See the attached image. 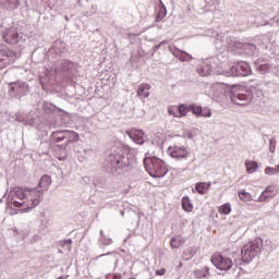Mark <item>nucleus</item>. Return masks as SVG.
<instances>
[{
	"mask_svg": "<svg viewBox=\"0 0 279 279\" xmlns=\"http://www.w3.org/2000/svg\"><path fill=\"white\" fill-rule=\"evenodd\" d=\"M144 167L151 178H165L169 173V168L165 161L156 157H147L144 159Z\"/></svg>",
	"mask_w": 279,
	"mask_h": 279,
	"instance_id": "obj_1",
	"label": "nucleus"
},
{
	"mask_svg": "<svg viewBox=\"0 0 279 279\" xmlns=\"http://www.w3.org/2000/svg\"><path fill=\"white\" fill-rule=\"evenodd\" d=\"M43 202V191L38 189H28L26 194V201L19 202L13 199V206L15 208H23L24 210H32L36 208Z\"/></svg>",
	"mask_w": 279,
	"mask_h": 279,
	"instance_id": "obj_2",
	"label": "nucleus"
},
{
	"mask_svg": "<svg viewBox=\"0 0 279 279\" xmlns=\"http://www.w3.org/2000/svg\"><path fill=\"white\" fill-rule=\"evenodd\" d=\"M260 247H263V241L260 238H256L254 241L245 244L242 248L243 263H252L258 252H260Z\"/></svg>",
	"mask_w": 279,
	"mask_h": 279,
	"instance_id": "obj_3",
	"label": "nucleus"
},
{
	"mask_svg": "<svg viewBox=\"0 0 279 279\" xmlns=\"http://www.w3.org/2000/svg\"><path fill=\"white\" fill-rule=\"evenodd\" d=\"M210 262L214 264L216 269L220 271H230L232 269V258L221 255V253H214L210 257Z\"/></svg>",
	"mask_w": 279,
	"mask_h": 279,
	"instance_id": "obj_4",
	"label": "nucleus"
},
{
	"mask_svg": "<svg viewBox=\"0 0 279 279\" xmlns=\"http://www.w3.org/2000/svg\"><path fill=\"white\" fill-rule=\"evenodd\" d=\"M168 114L170 117H175L177 119H182V117H186V114H189V108L184 104L170 105L168 107Z\"/></svg>",
	"mask_w": 279,
	"mask_h": 279,
	"instance_id": "obj_5",
	"label": "nucleus"
},
{
	"mask_svg": "<svg viewBox=\"0 0 279 279\" xmlns=\"http://www.w3.org/2000/svg\"><path fill=\"white\" fill-rule=\"evenodd\" d=\"M16 53L12 50H0V69H5L9 64H14Z\"/></svg>",
	"mask_w": 279,
	"mask_h": 279,
	"instance_id": "obj_6",
	"label": "nucleus"
},
{
	"mask_svg": "<svg viewBox=\"0 0 279 279\" xmlns=\"http://www.w3.org/2000/svg\"><path fill=\"white\" fill-rule=\"evenodd\" d=\"M252 68H250V64L246 62H240L236 66H231V73L230 75H241L242 77H247V75H251Z\"/></svg>",
	"mask_w": 279,
	"mask_h": 279,
	"instance_id": "obj_7",
	"label": "nucleus"
},
{
	"mask_svg": "<svg viewBox=\"0 0 279 279\" xmlns=\"http://www.w3.org/2000/svg\"><path fill=\"white\" fill-rule=\"evenodd\" d=\"M231 101L236 106H250L252 104V96L241 92L233 93L231 95Z\"/></svg>",
	"mask_w": 279,
	"mask_h": 279,
	"instance_id": "obj_8",
	"label": "nucleus"
},
{
	"mask_svg": "<svg viewBox=\"0 0 279 279\" xmlns=\"http://www.w3.org/2000/svg\"><path fill=\"white\" fill-rule=\"evenodd\" d=\"M187 109H189V112H193L195 117H205V118L213 117V112L208 107L202 108V106L199 105L192 104L187 106Z\"/></svg>",
	"mask_w": 279,
	"mask_h": 279,
	"instance_id": "obj_9",
	"label": "nucleus"
},
{
	"mask_svg": "<svg viewBox=\"0 0 279 279\" xmlns=\"http://www.w3.org/2000/svg\"><path fill=\"white\" fill-rule=\"evenodd\" d=\"M27 191L28 189L14 187L10 192L12 206H14V201L16 202V198L20 199L21 202H27Z\"/></svg>",
	"mask_w": 279,
	"mask_h": 279,
	"instance_id": "obj_10",
	"label": "nucleus"
},
{
	"mask_svg": "<svg viewBox=\"0 0 279 279\" xmlns=\"http://www.w3.org/2000/svg\"><path fill=\"white\" fill-rule=\"evenodd\" d=\"M5 43H8V45H17L19 44V32L9 28L7 29L4 36H3Z\"/></svg>",
	"mask_w": 279,
	"mask_h": 279,
	"instance_id": "obj_11",
	"label": "nucleus"
},
{
	"mask_svg": "<svg viewBox=\"0 0 279 279\" xmlns=\"http://www.w3.org/2000/svg\"><path fill=\"white\" fill-rule=\"evenodd\" d=\"M169 151L172 158H186L189 156L186 148L180 146L170 147Z\"/></svg>",
	"mask_w": 279,
	"mask_h": 279,
	"instance_id": "obj_12",
	"label": "nucleus"
},
{
	"mask_svg": "<svg viewBox=\"0 0 279 279\" xmlns=\"http://www.w3.org/2000/svg\"><path fill=\"white\" fill-rule=\"evenodd\" d=\"M50 138L53 143H62V141H66V130L52 132Z\"/></svg>",
	"mask_w": 279,
	"mask_h": 279,
	"instance_id": "obj_13",
	"label": "nucleus"
},
{
	"mask_svg": "<svg viewBox=\"0 0 279 279\" xmlns=\"http://www.w3.org/2000/svg\"><path fill=\"white\" fill-rule=\"evenodd\" d=\"M49 186H51V177L49 175H43L41 179L38 182V189L39 191H48Z\"/></svg>",
	"mask_w": 279,
	"mask_h": 279,
	"instance_id": "obj_14",
	"label": "nucleus"
},
{
	"mask_svg": "<svg viewBox=\"0 0 279 279\" xmlns=\"http://www.w3.org/2000/svg\"><path fill=\"white\" fill-rule=\"evenodd\" d=\"M80 141V134L75 131L65 130V144L77 143Z\"/></svg>",
	"mask_w": 279,
	"mask_h": 279,
	"instance_id": "obj_15",
	"label": "nucleus"
},
{
	"mask_svg": "<svg viewBox=\"0 0 279 279\" xmlns=\"http://www.w3.org/2000/svg\"><path fill=\"white\" fill-rule=\"evenodd\" d=\"M245 167H246L247 173H256V171L258 170V162L252 161V160H246Z\"/></svg>",
	"mask_w": 279,
	"mask_h": 279,
	"instance_id": "obj_16",
	"label": "nucleus"
},
{
	"mask_svg": "<svg viewBox=\"0 0 279 279\" xmlns=\"http://www.w3.org/2000/svg\"><path fill=\"white\" fill-rule=\"evenodd\" d=\"M182 208L185 213H193V203H191V198H189V196H184L182 198Z\"/></svg>",
	"mask_w": 279,
	"mask_h": 279,
	"instance_id": "obj_17",
	"label": "nucleus"
},
{
	"mask_svg": "<svg viewBox=\"0 0 279 279\" xmlns=\"http://www.w3.org/2000/svg\"><path fill=\"white\" fill-rule=\"evenodd\" d=\"M219 215H230L232 213V205L226 203L218 207Z\"/></svg>",
	"mask_w": 279,
	"mask_h": 279,
	"instance_id": "obj_18",
	"label": "nucleus"
},
{
	"mask_svg": "<svg viewBox=\"0 0 279 279\" xmlns=\"http://www.w3.org/2000/svg\"><path fill=\"white\" fill-rule=\"evenodd\" d=\"M276 195V187L274 186H268L266 190L262 193V197L264 199H269V197H275Z\"/></svg>",
	"mask_w": 279,
	"mask_h": 279,
	"instance_id": "obj_19",
	"label": "nucleus"
},
{
	"mask_svg": "<svg viewBox=\"0 0 279 279\" xmlns=\"http://www.w3.org/2000/svg\"><path fill=\"white\" fill-rule=\"evenodd\" d=\"M197 193H199L201 195H205V193L208 191V189H210V184L209 183H197L195 186Z\"/></svg>",
	"mask_w": 279,
	"mask_h": 279,
	"instance_id": "obj_20",
	"label": "nucleus"
},
{
	"mask_svg": "<svg viewBox=\"0 0 279 279\" xmlns=\"http://www.w3.org/2000/svg\"><path fill=\"white\" fill-rule=\"evenodd\" d=\"M238 195L242 202H252V194L245 192L244 190L238 192Z\"/></svg>",
	"mask_w": 279,
	"mask_h": 279,
	"instance_id": "obj_21",
	"label": "nucleus"
},
{
	"mask_svg": "<svg viewBox=\"0 0 279 279\" xmlns=\"http://www.w3.org/2000/svg\"><path fill=\"white\" fill-rule=\"evenodd\" d=\"M196 276L197 278H208V276H210V271L208 267H204L201 270H196Z\"/></svg>",
	"mask_w": 279,
	"mask_h": 279,
	"instance_id": "obj_22",
	"label": "nucleus"
},
{
	"mask_svg": "<svg viewBox=\"0 0 279 279\" xmlns=\"http://www.w3.org/2000/svg\"><path fill=\"white\" fill-rule=\"evenodd\" d=\"M167 16V9L165 7H159L157 11L156 21H162Z\"/></svg>",
	"mask_w": 279,
	"mask_h": 279,
	"instance_id": "obj_23",
	"label": "nucleus"
},
{
	"mask_svg": "<svg viewBox=\"0 0 279 279\" xmlns=\"http://www.w3.org/2000/svg\"><path fill=\"white\" fill-rule=\"evenodd\" d=\"M183 241L178 239V238H172L170 241V245L171 247H173L174 250H178L179 247L182 246Z\"/></svg>",
	"mask_w": 279,
	"mask_h": 279,
	"instance_id": "obj_24",
	"label": "nucleus"
},
{
	"mask_svg": "<svg viewBox=\"0 0 279 279\" xmlns=\"http://www.w3.org/2000/svg\"><path fill=\"white\" fill-rule=\"evenodd\" d=\"M125 157H121L119 155L116 156V166L118 167V169H123V167H125Z\"/></svg>",
	"mask_w": 279,
	"mask_h": 279,
	"instance_id": "obj_25",
	"label": "nucleus"
},
{
	"mask_svg": "<svg viewBox=\"0 0 279 279\" xmlns=\"http://www.w3.org/2000/svg\"><path fill=\"white\" fill-rule=\"evenodd\" d=\"M199 75H202V77H206V75H210V66L208 65H203L199 70H198Z\"/></svg>",
	"mask_w": 279,
	"mask_h": 279,
	"instance_id": "obj_26",
	"label": "nucleus"
},
{
	"mask_svg": "<svg viewBox=\"0 0 279 279\" xmlns=\"http://www.w3.org/2000/svg\"><path fill=\"white\" fill-rule=\"evenodd\" d=\"M265 173H266V175H276V174H278L279 173V166L276 167V168L267 167L265 169Z\"/></svg>",
	"mask_w": 279,
	"mask_h": 279,
	"instance_id": "obj_27",
	"label": "nucleus"
},
{
	"mask_svg": "<svg viewBox=\"0 0 279 279\" xmlns=\"http://www.w3.org/2000/svg\"><path fill=\"white\" fill-rule=\"evenodd\" d=\"M149 88H151V86L147 85V84H142V97H149Z\"/></svg>",
	"mask_w": 279,
	"mask_h": 279,
	"instance_id": "obj_28",
	"label": "nucleus"
},
{
	"mask_svg": "<svg viewBox=\"0 0 279 279\" xmlns=\"http://www.w3.org/2000/svg\"><path fill=\"white\" fill-rule=\"evenodd\" d=\"M71 66H75V64H73V62L66 60L62 63V69L63 71H69V69H71Z\"/></svg>",
	"mask_w": 279,
	"mask_h": 279,
	"instance_id": "obj_29",
	"label": "nucleus"
},
{
	"mask_svg": "<svg viewBox=\"0 0 279 279\" xmlns=\"http://www.w3.org/2000/svg\"><path fill=\"white\" fill-rule=\"evenodd\" d=\"M23 87V85H21V83H14V86L11 87V93H21V88Z\"/></svg>",
	"mask_w": 279,
	"mask_h": 279,
	"instance_id": "obj_30",
	"label": "nucleus"
},
{
	"mask_svg": "<svg viewBox=\"0 0 279 279\" xmlns=\"http://www.w3.org/2000/svg\"><path fill=\"white\" fill-rule=\"evenodd\" d=\"M93 14H97V4H92L90 11L86 12L87 16H93Z\"/></svg>",
	"mask_w": 279,
	"mask_h": 279,
	"instance_id": "obj_31",
	"label": "nucleus"
},
{
	"mask_svg": "<svg viewBox=\"0 0 279 279\" xmlns=\"http://www.w3.org/2000/svg\"><path fill=\"white\" fill-rule=\"evenodd\" d=\"M166 271L163 268L156 270V276H165Z\"/></svg>",
	"mask_w": 279,
	"mask_h": 279,
	"instance_id": "obj_32",
	"label": "nucleus"
},
{
	"mask_svg": "<svg viewBox=\"0 0 279 279\" xmlns=\"http://www.w3.org/2000/svg\"><path fill=\"white\" fill-rule=\"evenodd\" d=\"M112 279H121V275L114 274V275H112Z\"/></svg>",
	"mask_w": 279,
	"mask_h": 279,
	"instance_id": "obj_33",
	"label": "nucleus"
},
{
	"mask_svg": "<svg viewBox=\"0 0 279 279\" xmlns=\"http://www.w3.org/2000/svg\"><path fill=\"white\" fill-rule=\"evenodd\" d=\"M137 95H141V88L137 89Z\"/></svg>",
	"mask_w": 279,
	"mask_h": 279,
	"instance_id": "obj_34",
	"label": "nucleus"
},
{
	"mask_svg": "<svg viewBox=\"0 0 279 279\" xmlns=\"http://www.w3.org/2000/svg\"><path fill=\"white\" fill-rule=\"evenodd\" d=\"M60 160H64V157H58Z\"/></svg>",
	"mask_w": 279,
	"mask_h": 279,
	"instance_id": "obj_35",
	"label": "nucleus"
},
{
	"mask_svg": "<svg viewBox=\"0 0 279 279\" xmlns=\"http://www.w3.org/2000/svg\"><path fill=\"white\" fill-rule=\"evenodd\" d=\"M136 143H138V138L136 140Z\"/></svg>",
	"mask_w": 279,
	"mask_h": 279,
	"instance_id": "obj_36",
	"label": "nucleus"
}]
</instances>
